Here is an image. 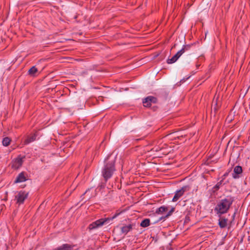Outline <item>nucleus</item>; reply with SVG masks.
<instances>
[{
  "label": "nucleus",
  "mask_w": 250,
  "mask_h": 250,
  "mask_svg": "<svg viewBox=\"0 0 250 250\" xmlns=\"http://www.w3.org/2000/svg\"><path fill=\"white\" fill-rule=\"evenodd\" d=\"M168 210V208L165 207H161L159 208L157 211V212L159 214H163L165 212H167Z\"/></svg>",
  "instance_id": "nucleus-18"
},
{
  "label": "nucleus",
  "mask_w": 250,
  "mask_h": 250,
  "mask_svg": "<svg viewBox=\"0 0 250 250\" xmlns=\"http://www.w3.org/2000/svg\"><path fill=\"white\" fill-rule=\"evenodd\" d=\"M38 69L35 66L32 67L28 71L29 74L31 76H34L36 72H37Z\"/></svg>",
  "instance_id": "nucleus-17"
},
{
  "label": "nucleus",
  "mask_w": 250,
  "mask_h": 250,
  "mask_svg": "<svg viewBox=\"0 0 250 250\" xmlns=\"http://www.w3.org/2000/svg\"><path fill=\"white\" fill-rule=\"evenodd\" d=\"M150 225V220L149 219H145L142 221L140 226L143 228L148 227Z\"/></svg>",
  "instance_id": "nucleus-16"
},
{
  "label": "nucleus",
  "mask_w": 250,
  "mask_h": 250,
  "mask_svg": "<svg viewBox=\"0 0 250 250\" xmlns=\"http://www.w3.org/2000/svg\"><path fill=\"white\" fill-rule=\"evenodd\" d=\"M230 199H225L222 200L216 206L215 210L217 213L223 214L227 212L232 204Z\"/></svg>",
  "instance_id": "nucleus-2"
},
{
  "label": "nucleus",
  "mask_w": 250,
  "mask_h": 250,
  "mask_svg": "<svg viewBox=\"0 0 250 250\" xmlns=\"http://www.w3.org/2000/svg\"><path fill=\"white\" fill-rule=\"evenodd\" d=\"M23 158L18 157L13 160L12 164V167L15 169H18L20 167L23 162Z\"/></svg>",
  "instance_id": "nucleus-7"
},
{
  "label": "nucleus",
  "mask_w": 250,
  "mask_h": 250,
  "mask_svg": "<svg viewBox=\"0 0 250 250\" xmlns=\"http://www.w3.org/2000/svg\"><path fill=\"white\" fill-rule=\"evenodd\" d=\"M242 172V168L240 166H236L234 168L233 177L237 179L240 177V175Z\"/></svg>",
  "instance_id": "nucleus-9"
},
{
  "label": "nucleus",
  "mask_w": 250,
  "mask_h": 250,
  "mask_svg": "<svg viewBox=\"0 0 250 250\" xmlns=\"http://www.w3.org/2000/svg\"><path fill=\"white\" fill-rule=\"evenodd\" d=\"M170 215V212H169V213H168L166 215V217H167V216H169Z\"/></svg>",
  "instance_id": "nucleus-21"
},
{
  "label": "nucleus",
  "mask_w": 250,
  "mask_h": 250,
  "mask_svg": "<svg viewBox=\"0 0 250 250\" xmlns=\"http://www.w3.org/2000/svg\"><path fill=\"white\" fill-rule=\"evenodd\" d=\"M28 193L25 191H20L18 193V195L16 196L17 200V203L21 204L23 203L24 200L27 198Z\"/></svg>",
  "instance_id": "nucleus-4"
},
{
  "label": "nucleus",
  "mask_w": 250,
  "mask_h": 250,
  "mask_svg": "<svg viewBox=\"0 0 250 250\" xmlns=\"http://www.w3.org/2000/svg\"><path fill=\"white\" fill-rule=\"evenodd\" d=\"M152 152H158L159 151H162V155H166L168 153V151L166 150L165 149H163L162 148H160L159 147L153 148L151 150Z\"/></svg>",
  "instance_id": "nucleus-14"
},
{
  "label": "nucleus",
  "mask_w": 250,
  "mask_h": 250,
  "mask_svg": "<svg viewBox=\"0 0 250 250\" xmlns=\"http://www.w3.org/2000/svg\"><path fill=\"white\" fill-rule=\"evenodd\" d=\"M156 102V98L149 96L146 98L143 101L144 105L146 107H149L151 105V103H155Z\"/></svg>",
  "instance_id": "nucleus-8"
},
{
  "label": "nucleus",
  "mask_w": 250,
  "mask_h": 250,
  "mask_svg": "<svg viewBox=\"0 0 250 250\" xmlns=\"http://www.w3.org/2000/svg\"><path fill=\"white\" fill-rule=\"evenodd\" d=\"M214 109L215 110H216V107H214Z\"/></svg>",
  "instance_id": "nucleus-24"
},
{
  "label": "nucleus",
  "mask_w": 250,
  "mask_h": 250,
  "mask_svg": "<svg viewBox=\"0 0 250 250\" xmlns=\"http://www.w3.org/2000/svg\"><path fill=\"white\" fill-rule=\"evenodd\" d=\"M115 160V157H112L111 155L108 156L105 160V165L103 170L102 174L106 180L111 177L115 170L114 166Z\"/></svg>",
  "instance_id": "nucleus-1"
},
{
  "label": "nucleus",
  "mask_w": 250,
  "mask_h": 250,
  "mask_svg": "<svg viewBox=\"0 0 250 250\" xmlns=\"http://www.w3.org/2000/svg\"><path fill=\"white\" fill-rule=\"evenodd\" d=\"M187 188V187H185L177 191L172 199V201L176 202L183 195L184 193L186 191Z\"/></svg>",
  "instance_id": "nucleus-6"
},
{
  "label": "nucleus",
  "mask_w": 250,
  "mask_h": 250,
  "mask_svg": "<svg viewBox=\"0 0 250 250\" xmlns=\"http://www.w3.org/2000/svg\"><path fill=\"white\" fill-rule=\"evenodd\" d=\"M116 216H113L112 218H107L105 219H101L95 222L91 223L89 226V229H93L98 227L102 226L104 224H106L109 222V221L111 220L115 217Z\"/></svg>",
  "instance_id": "nucleus-3"
},
{
  "label": "nucleus",
  "mask_w": 250,
  "mask_h": 250,
  "mask_svg": "<svg viewBox=\"0 0 250 250\" xmlns=\"http://www.w3.org/2000/svg\"><path fill=\"white\" fill-rule=\"evenodd\" d=\"M72 248L73 247L72 246L67 244H65L62 245L55 250H72Z\"/></svg>",
  "instance_id": "nucleus-12"
},
{
  "label": "nucleus",
  "mask_w": 250,
  "mask_h": 250,
  "mask_svg": "<svg viewBox=\"0 0 250 250\" xmlns=\"http://www.w3.org/2000/svg\"><path fill=\"white\" fill-rule=\"evenodd\" d=\"M10 139L8 137L4 138L2 140V144L4 146H8L10 142Z\"/></svg>",
  "instance_id": "nucleus-19"
},
{
  "label": "nucleus",
  "mask_w": 250,
  "mask_h": 250,
  "mask_svg": "<svg viewBox=\"0 0 250 250\" xmlns=\"http://www.w3.org/2000/svg\"><path fill=\"white\" fill-rule=\"evenodd\" d=\"M227 219L221 218L219 220V224L221 228H225L227 225Z\"/></svg>",
  "instance_id": "nucleus-15"
},
{
  "label": "nucleus",
  "mask_w": 250,
  "mask_h": 250,
  "mask_svg": "<svg viewBox=\"0 0 250 250\" xmlns=\"http://www.w3.org/2000/svg\"><path fill=\"white\" fill-rule=\"evenodd\" d=\"M26 180V178L24 175V174L23 172L21 173L16 179L15 181V183H21L22 182H24Z\"/></svg>",
  "instance_id": "nucleus-11"
},
{
  "label": "nucleus",
  "mask_w": 250,
  "mask_h": 250,
  "mask_svg": "<svg viewBox=\"0 0 250 250\" xmlns=\"http://www.w3.org/2000/svg\"><path fill=\"white\" fill-rule=\"evenodd\" d=\"M133 226V225L132 224H129L128 225L123 226L121 228V231L122 233L126 234L128 232L132 229Z\"/></svg>",
  "instance_id": "nucleus-10"
},
{
  "label": "nucleus",
  "mask_w": 250,
  "mask_h": 250,
  "mask_svg": "<svg viewBox=\"0 0 250 250\" xmlns=\"http://www.w3.org/2000/svg\"><path fill=\"white\" fill-rule=\"evenodd\" d=\"M215 102V104H217L216 100L215 101H213V103Z\"/></svg>",
  "instance_id": "nucleus-23"
},
{
  "label": "nucleus",
  "mask_w": 250,
  "mask_h": 250,
  "mask_svg": "<svg viewBox=\"0 0 250 250\" xmlns=\"http://www.w3.org/2000/svg\"><path fill=\"white\" fill-rule=\"evenodd\" d=\"M184 52H185L184 48H182L181 50L179 51L171 59H168L167 60V63L171 64V63L175 62L178 60V59L184 53Z\"/></svg>",
  "instance_id": "nucleus-5"
},
{
  "label": "nucleus",
  "mask_w": 250,
  "mask_h": 250,
  "mask_svg": "<svg viewBox=\"0 0 250 250\" xmlns=\"http://www.w3.org/2000/svg\"><path fill=\"white\" fill-rule=\"evenodd\" d=\"M36 136L35 134H33L31 136H28L27 138L25 140L24 142V144H28L30 143L33 142L36 140Z\"/></svg>",
  "instance_id": "nucleus-13"
},
{
  "label": "nucleus",
  "mask_w": 250,
  "mask_h": 250,
  "mask_svg": "<svg viewBox=\"0 0 250 250\" xmlns=\"http://www.w3.org/2000/svg\"><path fill=\"white\" fill-rule=\"evenodd\" d=\"M222 184V181H220L219 182H218L216 185L213 188V189H214V191H216L217 190H218L220 186Z\"/></svg>",
  "instance_id": "nucleus-20"
},
{
  "label": "nucleus",
  "mask_w": 250,
  "mask_h": 250,
  "mask_svg": "<svg viewBox=\"0 0 250 250\" xmlns=\"http://www.w3.org/2000/svg\"><path fill=\"white\" fill-rule=\"evenodd\" d=\"M157 156H158V157H162V156L161 155V154L158 155Z\"/></svg>",
  "instance_id": "nucleus-22"
}]
</instances>
